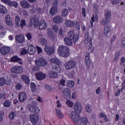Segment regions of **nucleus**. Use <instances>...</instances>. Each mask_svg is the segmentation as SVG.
Listing matches in <instances>:
<instances>
[{
  "label": "nucleus",
  "instance_id": "f704fd0d",
  "mask_svg": "<svg viewBox=\"0 0 125 125\" xmlns=\"http://www.w3.org/2000/svg\"><path fill=\"white\" fill-rule=\"evenodd\" d=\"M65 25L67 27H73L75 25V22L71 20H67L65 21Z\"/></svg>",
  "mask_w": 125,
  "mask_h": 125
},
{
  "label": "nucleus",
  "instance_id": "603ef678",
  "mask_svg": "<svg viewBox=\"0 0 125 125\" xmlns=\"http://www.w3.org/2000/svg\"><path fill=\"white\" fill-rule=\"evenodd\" d=\"M52 29L53 31H54V32H55L56 33H57V32H58L59 27L57 25H53L52 27Z\"/></svg>",
  "mask_w": 125,
  "mask_h": 125
},
{
  "label": "nucleus",
  "instance_id": "052dcab7",
  "mask_svg": "<svg viewBox=\"0 0 125 125\" xmlns=\"http://www.w3.org/2000/svg\"><path fill=\"white\" fill-rule=\"evenodd\" d=\"M93 22H94V15H93L92 17L91 18L90 24L91 27L93 26Z\"/></svg>",
  "mask_w": 125,
  "mask_h": 125
},
{
  "label": "nucleus",
  "instance_id": "f8f14e48",
  "mask_svg": "<svg viewBox=\"0 0 125 125\" xmlns=\"http://www.w3.org/2000/svg\"><path fill=\"white\" fill-rule=\"evenodd\" d=\"M39 118L40 117L38 114H32L30 116V121L33 125H36L39 121Z\"/></svg>",
  "mask_w": 125,
  "mask_h": 125
},
{
  "label": "nucleus",
  "instance_id": "e2e57ef3",
  "mask_svg": "<svg viewBox=\"0 0 125 125\" xmlns=\"http://www.w3.org/2000/svg\"><path fill=\"white\" fill-rule=\"evenodd\" d=\"M82 14L83 17H85V8H82Z\"/></svg>",
  "mask_w": 125,
  "mask_h": 125
},
{
  "label": "nucleus",
  "instance_id": "a19ab883",
  "mask_svg": "<svg viewBox=\"0 0 125 125\" xmlns=\"http://www.w3.org/2000/svg\"><path fill=\"white\" fill-rule=\"evenodd\" d=\"M10 105H11V102L9 100L5 101L3 103L4 107H10Z\"/></svg>",
  "mask_w": 125,
  "mask_h": 125
},
{
  "label": "nucleus",
  "instance_id": "ddd939ff",
  "mask_svg": "<svg viewBox=\"0 0 125 125\" xmlns=\"http://www.w3.org/2000/svg\"><path fill=\"white\" fill-rule=\"evenodd\" d=\"M9 51H10V47L4 46L1 47L0 49V52L2 55H6V54H8Z\"/></svg>",
  "mask_w": 125,
  "mask_h": 125
},
{
  "label": "nucleus",
  "instance_id": "20e7f679",
  "mask_svg": "<svg viewBox=\"0 0 125 125\" xmlns=\"http://www.w3.org/2000/svg\"><path fill=\"white\" fill-rule=\"evenodd\" d=\"M15 22L17 27H21V29L26 25V21L23 19L21 20L18 16L15 17Z\"/></svg>",
  "mask_w": 125,
  "mask_h": 125
},
{
  "label": "nucleus",
  "instance_id": "49530a36",
  "mask_svg": "<svg viewBox=\"0 0 125 125\" xmlns=\"http://www.w3.org/2000/svg\"><path fill=\"white\" fill-rule=\"evenodd\" d=\"M15 116H16V113H15V112H12L9 115V118H10V119L11 120H13Z\"/></svg>",
  "mask_w": 125,
  "mask_h": 125
},
{
  "label": "nucleus",
  "instance_id": "a211bd4d",
  "mask_svg": "<svg viewBox=\"0 0 125 125\" xmlns=\"http://www.w3.org/2000/svg\"><path fill=\"white\" fill-rule=\"evenodd\" d=\"M27 99V95L25 92H21L19 94V100L20 102H24Z\"/></svg>",
  "mask_w": 125,
  "mask_h": 125
},
{
  "label": "nucleus",
  "instance_id": "864d4df0",
  "mask_svg": "<svg viewBox=\"0 0 125 125\" xmlns=\"http://www.w3.org/2000/svg\"><path fill=\"white\" fill-rule=\"evenodd\" d=\"M58 2H59V0H55L53 2V6L57 8L58 7Z\"/></svg>",
  "mask_w": 125,
  "mask_h": 125
},
{
  "label": "nucleus",
  "instance_id": "37998d69",
  "mask_svg": "<svg viewBox=\"0 0 125 125\" xmlns=\"http://www.w3.org/2000/svg\"><path fill=\"white\" fill-rule=\"evenodd\" d=\"M5 78H0V86H3L5 83Z\"/></svg>",
  "mask_w": 125,
  "mask_h": 125
},
{
  "label": "nucleus",
  "instance_id": "6e6d98bb",
  "mask_svg": "<svg viewBox=\"0 0 125 125\" xmlns=\"http://www.w3.org/2000/svg\"><path fill=\"white\" fill-rule=\"evenodd\" d=\"M86 110L88 113L91 112V106L88 105L86 106Z\"/></svg>",
  "mask_w": 125,
  "mask_h": 125
},
{
  "label": "nucleus",
  "instance_id": "c85d7f7f",
  "mask_svg": "<svg viewBox=\"0 0 125 125\" xmlns=\"http://www.w3.org/2000/svg\"><path fill=\"white\" fill-rule=\"evenodd\" d=\"M51 63L55 64V65H60V61L57 58H53L50 60Z\"/></svg>",
  "mask_w": 125,
  "mask_h": 125
},
{
  "label": "nucleus",
  "instance_id": "2f4dec72",
  "mask_svg": "<svg viewBox=\"0 0 125 125\" xmlns=\"http://www.w3.org/2000/svg\"><path fill=\"white\" fill-rule=\"evenodd\" d=\"M79 124L81 125H87L88 124V120L85 117H82L81 122H79Z\"/></svg>",
  "mask_w": 125,
  "mask_h": 125
},
{
  "label": "nucleus",
  "instance_id": "13d9d810",
  "mask_svg": "<svg viewBox=\"0 0 125 125\" xmlns=\"http://www.w3.org/2000/svg\"><path fill=\"white\" fill-rule=\"evenodd\" d=\"M28 52L27 50L25 49H22L21 52V55H24V54H27Z\"/></svg>",
  "mask_w": 125,
  "mask_h": 125
},
{
  "label": "nucleus",
  "instance_id": "a878e982",
  "mask_svg": "<svg viewBox=\"0 0 125 125\" xmlns=\"http://www.w3.org/2000/svg\"><path fill=\"white\" fill-rule=\"evenodd\" d=\"M21 60H22V59L17 56H14L11 59V62H19V64L22 65V62H20Z\"/></svg>",
  "mask_w": 125,
  "mask_h": 125
},
{
  "label": "nucleus",
  "instance_id": "f3484780",
  "mask_svg": "<svg viewBox=\"0 0 125 125\" xmlns=\"http://www.w3.org/2000/svg\"><path fill=\"white\" fill-rule=\"evenodd\" d=\"M36 78L38 81H42L44 79H45V74L42 72H38L35 74Z\"/></svg>",
  "mask_w": 125,
  "mask_h": 125
},
{
  "label": "nucleus",
  "instance_id": "4d7b16f0",
  "mask_svg": "<svg viewBox=\"0 0 125 125\" xmlns=\"http://www.w3.org/2000/svg\"><path fill=\"white\" fill-rule=\"evenodd\" d=\"M62 106V104L60 103V100H58L57 101V108H61Z\"/></svg>",
  "mask_w": 125,
  "mask_h": 125
},
{
  "label": "nucleus",
  "instance_id": "2eb2a0df",
  "mask_svg": "<svg viewBox=\"0 0 125 125\" xmlns=\"http://www.w3.org/2000/svg\"><path fill=\"white\" fill-rule=\"evenodd\" d=\"M38 26L39 30H44L46 29L47 24H46V22H45V21L44 20H41L39 23Z\"/></svg>",
  "mask_w": 125,
  "mask_h": 125
},
{
  "label": "nucleus",
  "instance_id": "dca6fc26",
  "mask_svg": "<svg viewBox=\"0 0 125 125\" xmlns=\"http://www.w3.org/2000/svg\"><path fill=\"white\" fill-rule=\"evenodd\" d=\"M30 22L32 25H34L35 28H37V27L39 26V23H40V21H39V19L37 18L32 17L30 19Z\"/></svg>",
  "mask_w": 125,
  "mask_h": 125
},
{
  "label": "nucleus",
  "instance_id": "6ab92c4d",
  "mask_svg": "<svg viewBox=\"0 0 125 125\" xmlns=\"http://www.w3.org/2000/svg\"><path fill=\"white\" fill-rule=\"evenodd\" d=\"M5 19L6 23L8 26H10V27L13 26L14 24L13 22H12V19H11V17L9 15L6 16Z\"/></svg>",
  "mask_w": 125,
  "mask_h": 125
},
{
  "label": "nucleus",
  "instance_id": "423d86ee",
  "mask_svg": "<svg viewBox=\"0 0 125 125\" xmlns=\"http://www.w3.org/2000/svg\"><path fill=\"white\" fill-rule=\"evenodd\" d=\"M35 64L38 67H45L47 62L42 58H39L35 60Z\"/></svg>",
  "mask_w": 125,
  "mask_h": 125
},
{
  "label": "nucleus",
  "instance_id": "79ce46f5",
  "mask_svg": "<svg viewBox=\"0 0 125 125\" xmlns=\"http://www.w3.org/2000/svg\"><path fill=\"white\" fill-rule=\"evenodd\" d=\"M40 43L42 45H46L47 44V42L46 41V40L44 38H42L40 40Z\"/></svg>",
  "mask_w": 125,
  "mask_h": 125
},
{
  "label": "nucleus",
  "instance_id": "72a5a7b5",
  "mask_svg": "<svg viewBox=\"0 0 125 125\" xmlns=\"http://www.w3.org/2000/svg\"><path fill=\"white\" fill-rule=\"evenodd\" d=\"M49 13L51 15H55V14L57 13V7L53 6L50 10Z\"/></svg>",
  "mask_w": 125,
  "mask_h": 125
},
{
  "label": "nucleus",
  "instance_id": "680f3d73",
  "mask_svg": "<svg viewBox=\"0 0 125 125\" xmlns=\"http://www.w3.org/2000/svg\"><path fill=\"white\" fill-rule=\"evenodd\" d=\"M65 83H66V81H65L64 80H62L60 81V84L62 86H65Z\"/></svg>",
  "mask_w": 125,
  "mask_h": 125
},
{
  "label": "nucleus",
  "instance_id": "412c9836",
  "mask_svg": "<svg viewBox=\"0 0 125 125\" xmlns=\"http://www.w3.org/2000/svg\"><path fill=\"white\" fill-rule=\"evenodd\" d=\"M16 40L18 41L19 43H22V42L25 41V36L23 34H20L17 35L16 37Z\"/></svg>",
  "mask_w": 125,
  "mask_h": 125
},
{
  "label": "nucleus",
  "instance_id": "4c0bfd02",
  "mask_svg": "<svg viewBox=\"0 0 125 125\" xmlns=\"http://www.w3.org/2000/svg\"><path fill=\"white\" fill-rule=\"evenodd\" d=\"M99 117L100 118H103L105 122H108V121H109V120L108 119V117H107V115H106V114H104V113H100L99 115Z\"/></svg>",
  "mask_w": 125,
  "mask_h": 125
},
{
  "label": "nucleus",
  "instance_id": "774afa93",
  "mask_svg": "<svg viewBox=\"0 0 125 125\" xmlns=\"http://www.w3.org/2000/svg\"><path fill=\"white\" fill-rule=\"evenodd\" d=\"M74 74H75V71H72L71 74H69V77L71 78H74Z\"/></svg>",
  "mask_w": 125,
  "mask_h": 125
},
{
  "label": "nucleus",
  "instance_id": "0e129e2a",
  "mask_svg": "<svg viewBox=\"0 0 125 125\" xmlns=\"http://www.w3.org/2000/svg\"><path fill=\"white\" fill-rule=\"evenodd\" d=\"M122 45L123 47H125V37L123 38L122 39Z\"/></svg>",
  "mask_w": 125,
  "mask_h": 125
},
{
  "label": "nucleus",
  "instance_id": "58836bf2",
  "mask_svg": "<svg viewBox=\"0 0 125 125\" xmlns=\"http://www.w3.org/2000/svg\"><path fill=\"white\" fill-rule=\"evenodd\" d=\"M67 86H69V87H74L75 86V83L72 81H68L67 82Z\"/></svg>",
  "mask_w": 125,
  "mask_h": 125
},
{
  "label": "nucleus",
  "instance_id": "393cba45",
  "mask_svg": "<svg viewBox=\"0 0 125 125\" xmlns=\"http://www.w3.org/2000/svg\"><path fill=\"white\" fill-rule=\"evenodd\" d=\"M28 51L30 54H35L36 52V47L33 45H30L28 47Z\"/></svg>",
  "mask_w": 125,
  "mask_h": 125
},
{
  "label": "nucleus",
  "instance_id": "b1692460",
  "mask_svg": "<svg viewBox=\"0 0 125 125\" xmlns=\"http://www.w3.org/2000/svg\"><path fill=\"white\" fill-rule=\"evenodd\" d=\"M62 94H63L65 97H71V90L68 88L64 89L62 91Z\"/></svg>",
  "mask_w": 125,
  "mask_h": 125
},
{
  "label": "nucleus",
  "instance_id": "1a4fd4ad",
  "mask_svg": "<svg viewBox=\"0 0 125 125\" xmlns=\"http://www.w3.org/2000/svg\"><path fill=\"white\" fill-rule=\"evenodd\" d=\"M11 73L21 74L23 72V68L21 66H16L11 69Z\"/></svg>",
  "mask_w": 125,
  "mask_h": 125
},
{
  "label": "nucleus",
  "instance_id": "c03bdc74",
  "mask_svg": "<svg viewBox=\"0 0 125 125\" xmlns=\"http://www.w3.org/2000/svg\"><path fill=\"white\" fill-rule=\"evenodd\" d=\"M44 88L48 91H52V90H53V88H52L51 86L48 85H45Z\"/></svg>",
  "mask_w": 125,
  "mask_h": 125
},
{
  "label": "nucleus",
  "instance_id": "bb28decb",
  "mask_svg": "<svg viewBox=\"0 0 125 125\" xmlns=\"http://www.w3.org/2000/svg\"><path fill=\"white\" fill-rule=\"evenodd\" d=\"M21 79L26 84L30 83V79L29 77L26 75H22L21 76Z\"/></svg>",
  "mask_w": 125,
  "mask_h": 125
},
{
  "label": "nucleus",
  "instance_id": "cd10ccee",
  "mask_svg": "<svg viewBox=\"0 0 125 125\" xmlns=\"http://www.w3.org/2000/svg\"><path fill=\"white\" fill-rule=\"evenodd\" d=\"M56 115L59 119H62L64 117L63 113L61 111V109L55 108Z\"/></svg>",
  "mask_w": 125,
  "mask_h": 125
},
{
  "label": "nucleus",
  "instance_id": "0eeeda50",
  "mask_svg": "<svg viewBox=\"0 0 125 125\" xmlns=\"http://www.w3.org/2000/svg\"><path fill=\"white\" fill-rule=\"evenodd\" d=\"M104 14L105 17L103 20L102 24L104 26L109 25V23H110V12L108 10H106Z\"/></svg>",
  "mask_w": 125,
  "mask_h": 125
},
{
  "label": "nucleus",
  "instance_id": "8fccbe9b",
  "mask_svg": "<svg viewBox=\"0 0 125 125\" xmlns=\"http://www.w3.org/2000/svg\"><path fill=\"white\" fill-rule=\"evenodd\" d=\"M120 57V52L118 51L116 53L115 55L114 58V61H116L118 58Z\"/></svg>",
  "mask_w": 125,
  "mask_h": 125
},
{
  "label": "nucleus",
  "instance_id": "3c124183",
  "mask_svg": "<svg viewBox=\"0 0 125 125\" xmlns=\"http://www.w3.org/2000/svg\"><path fill=\"white\" fill-rule=\"evenodd\" d=\"M112 4H118L119 2H121V0H111Z\"/></svg>",
  "mask_w": 125,
  "mask_h": 125
},
{
  "label": "nucleus",
  "instance_id": "bf43d9fd",
  "mask_svg": "<svg viewBox=\"0 0 125 125\" xmlns=\"http://www.w3.org/2000/svg\"><path fill=\"white\" fill-rule=\"evenodd\" d=\"M36 48L38 50V53H41L42 52V47H41L39 46H37Z\"/></svg>",
  "mask_w": 125,
  "mask_h": 125
},
{
  "label": "nucleus",
  "instance_id": "7c9ffc66",
  "mask_svg": "<svg viewBox=\"0 0 125 125\" xmlns=\"http://www.w3.org/2000/svg\"><path fill=\"white\" fill-rule=\"evenodd\" d=\"M48 76L51 79H55L58 77L57 73L54 71H49L48 73Z\"/></svg>",
  "mask_w": 125,
  "mask_h": 125
},
{
  "label": "nucleus",
  "instance_id": "c756f323",
  "mask_svg": "<svg viewBox=\"0 0 125 125\" xmlns=\"http://www.w3.org/2000/svg\"><path fill=\"white\" fill-rule=\"evenodd\" d=\"M52 69L53 72H55L57 74V73H60L61 72V68L59 65H57L52 66Z\"/></svg>",
  "mask_w": 125,
  "mask_h": 125
},
{
  "label": "nucleus",
  "instance_id": "69168bd1",
  "mask_svg": "<svg viewBox=\"0 0 125 125\" xmlns=\"http://www.w3.org/2000/svg\"><path fill=\"white\" fill-rule=\"evenodd\" d=\"M5 83H6L7 85H9L11 83V80H10V79H7Z\"/></svg>",
  "mask_w": 125,
  "mask_h": 125
},
{
  "label": "nucleus",
  "instance_id": "473e14b6",
  "mask_svg": "<svg viewBox=\"0 0 125 125\" xmlns=\"http://www.w3.org/2000/svg\"><path fill=\"white\" fill-rule=\"evenodd\" d=\"M0 13L1 14H6L7 13V9L6 7L2 5H0Z\"/></svg>",
  "mask_w": 125,
  "mask_h": 125
},
{
  "label": "nucleus",
  "instance_id": "9b49d317",
  "mask_svg": "<svg viewBox=\"0 0 125 125\" xmlns=\"http://www.w3.org/2000/svg\"><path fill=\"white\" fill-rule=\"evenodd\" d=\"M55 50L54 47L52 46H46L44 48V51H45L48 55H52V54L54 53Z\"/></svg>",
  "mask_w": 125,
  "mask_h": 125
},
{
  "label": "nucleus",
  "instance_id": "338daca9",
  "mask_svg": "<svg viewBox=\"0 0 125 125\" xmlns=\"http://www.w3.org/2000/svg\"><path fill=\"white\" fill-rule=\"evenodd\" d=\"M121 64H124L125 63V58L123 57L121 60Z\"/></svg>",
  "mask_w": 125,
  "mask_h": 125
},
{
  "label": "nucleus",
  "instance_id": "6e6552de",
  "mask_svg": "<svg viewBox=\"0 0 125 125\" xmlns=\"http://www.w3.org/2000/svg\"><path fill=\"white\" fill-rule=\"evenodd\" d=\"M76 65V62H75L74 61H70L65 63L64 66L66 70H71V69H73V68H74Z\"/></svg>",
  "mask_w": 125,
  "mask_h": 125
},
{
  "label": "nucleus",
  "instance_id": "4be33fe9",
  "mask_svg": "<svg viewBox=\"0 0 125 125\" xmlns=\"http://www.w3.org/2000/svg\"><path fill=\"white\" fill-rule=\"evenodd\" d=\"M53 22L55 24H60V23L63 22V18L60 16H57L53 19Z\"/></svg>",
  "mask_w": 125,
  "mask_h": 125
},
{
  "label": "nucleus",
  "instance_id": "ea45409f",
  "mask_svg": "<svg viewBox=\"0 0 125 125\" xmlns=\"http://www.w3.org/2000/svg\"><path fill=\"white\" fill-rule=\"evenodd\" d=\"M31 89L32 92H35V91L37 89L36 84L34 83H31Z\"/></svg>",
  "mask_w": 125,
  "mask_h": 125
},
{
  "label": "nucleus",
  "instance_id": "c9c22d12",
  "mask_svg": "<svg viewBox=\"0 0 125 125\" xmlns=\"http://www.w3.org/2000/svg\"><path fill=\"white\" fill-rule=\"evenodd\" d=\"M47 35L51 38L53 41H54L55 39V35L53 34V33H52V31L51 30H48L47 32Z\"/></svg>",
  "mask_w": 125,
  "mask_h": 125
},
{
  "label": "nucleus",
  "instance_id": "5701e85b",
  "mask_svg": "<svg viewBox=\"0 0 125 125\" xmlns=\"http://www.w3.org/2000/svg\"><path fill=\"white\" fill-rule=\"evenodd\" d=\"M85 62L87 67L90 66V54L89 53H86L85 54Z\"/></svg>",
  "mask_w": 125,
  "mask_h": 125
},
{
  "label": "nucleus",
  "instance_id": "9d476101",
  "mask_svg": "<svg viewBox=\"0 0 125 125\" xmlns=\"http://www.w3.org/2000/svg\"><path fill=\"white\" fill-rule=\"evenodd\" d=\"M1 1L3 2V3L7 4V5L14 6L15 8L18 7V3H17V2L11 1L10 0H1Z\"/></svg>",
  "mask_w": 125,
  "mask_h": 125
},
{
  "label": "nucleus",
  "instance_id": "a18cd8bd",
  "mask_svg": "<svg viewBox=\"0 0 125 125\" xmlns=\"http://www.w3.org/2000/svg\"><path fill=\"white\" fill-rule=\"evenodd\" d=\"M66 105L70 108H72L73 107V105H74V103L72 102L71 101L67 100L66 102Z\"/></svg>",
  "mask_w": 125,
  "mask_h": 125
},
{
  "label": "nucleus",
  "instance_id": "5fc2aeb1",
  "mask_svg": "<svg viewBox=\"0 0 125 125\" xmlns=\"http://www.w3.org/2000/svg\"><path fill=\"white\" fill-rule=\"evenodd\" d=\"M26 38H27L28 41H31L32 39V34L30 33H27L26 34Z\"/></svg>",
  "mask_w": 125,
  "mask_h": 125
},
{
  "label": "nucleus",
  "instance_id": "09e8293b",
  "mask_svg": "<svg viewBox=\"0 0 125 125\" xmlns=\"http://www.w3.org/2000/svg\"><path fill=\"white\" fill-rule=\"evenodd\" d=\"M22 86H23L22 85V84H21L20 83H18L16 85V90H20V89H21V88Z\"/></svg>",
  "mask_w": 125,
  "mask_h": 125
},
{
  "label": "nucleus",
  "instance_id": "4468645a",
  "mask_svg": "<svg viewBox=\"0 0 125 125\" xmlns=\"http://www.w3.org/2000/svg\"><path fill=\"white\" fill-rule=\"evenodd\" d=\"M74 109L76 114H80L82 112V104L79 102H77L74 104Z\"/></svg>",
  "mask_w": 125,
  "mask_h": 125
},
{
  "label": "nucleus",
  "instance_id": "f257e3e1",
  "mask_svg": "<svg viewBox=\"0 0 125 125\" xmlns=\"http://www.w3.org/2000/svg\"><path fill=\"white\" fill-rule=\"evenodd\" d=\"M68 37H65L64 39V42L65 44L68 46H71L73 44L72 41H73L74 43H76L79 39H80V36L79 35H75V30H71L68 33Z\"/></svg>",
  "mask_w": 125,
  "mask_h": 125
},
{
  "label": "nucleus",
  "instance_id": "e433bc0d",
  "mask_svg": "<svg viewBox=\"0 0 125 125\" xmlns=\"http://www.w3.org/2000/svg\"><path fill=\"white\" fill-rule=\"evenodd\" d=\"M110 32V26L109 25H105L104 30V35L107 36V34Z\"/></svg>",
  "mask_w": 125,
  "mask_h": 125
},
{
  "label": "nucleus",
  "instance_id": "39448f33",
  "mask_svg": "<svg viewBox=\"0 0 125 125\" xmlns=\"http://www.w3.org/2000/svg\"><path fill=\"white\" fill-rule=\"evenodd\" d=\"M84 43L88 45L89 48L92 47V36H89L88 32H86Z\"/></svg>",
  "mask_w": 125,
  "mask_h": 125
},
{
  "label": "nucleus",
  "instance_id": "7ed1b4c3",
  "mask_svg": "<svg viewBox=\"0 0 125 125\" xmlns=\"http://www.w3.org/2000/svg\"><path fill=\"white\" fill-rule=\"evenodd\" d=\"M37 106V102L36 101H33L31 105L29 104L27 106V108L30 111V112H32V113H40V109L36 107Z\"/></svg>",
  "mask_w": 125,
  "mask_h": 125
},
{
  "label": "nucleus",
  "instance_id": "aec40b11",
  "mask_svg": "<svg viewBox=\"0 0 125 125\" xmlns=\"http://www.w3.org/2000/svg\"><path fill=\"white\" fill-rule=\"evenodd\" d=\"M20 4L21 7H22L23 8L28 9L29 7H31V5H30V3H29L25 0L21 1Z\"/></svg>",
  "mask_w": 125,
  "mask_h": 125
},
{
  "label": "nucleus",
  "instance_id": "f03ea898",
  "mask_svg": "<svg viewBox=\"0 0 125 125\" xmlns=\"http://www.w3.org/2000/svg\"><path fill=\"white\" fill-rule=\"evenodd\" d=\"M58 51L62 57L67 58L70 55V49L66 46L63 45L59 46Z\"/></svg>",
  "mask_w": 125,
  "mask_h": 125
},
{
  "label": "nucleus",
  "instance_id": "de8ad7c7",
  "mask_svg": "<svg viewBox=\"0 0 125 125\" xmlns=\"http://www.w3.org/2000/svg\"><path fill=\"white\" fill-rule=\"evenodd\" d=\"M62 15L63 17H65L68 15V10L67 9H64L62 11Z\"/></svg>",
  "mask_w": 125,
  "mask_h": 125
}]
</instances>
